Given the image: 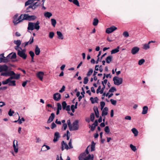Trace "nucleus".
<instances>
[{"label":"nucleus","instance_id":"f257e3e1","mask_svg":"<svg viewBox=\"0 0 160 160\" xmlns=\"http://www.w3.org/2000/svg\"><path fill=\"white\" fill-rule=\"evenodd\" d=\"M1 75L5 77L10 76L9 78L10 79H18L19 78L20 76V74H16L13 71H11L1 73Z\"/></svg>","mask_w":160,"mask_h":160},{"label":"nucleus","instance_id":"f03ea898","mask_svg":"<svg viewBox=\"0 0 160 160\" xmlns=\"http://www.w3.org/2000/svg\"><path fill=\"white\" fill-rule=\"evenodd\" d=\"M90 145H89L86 148L85 152L81 153L78 157L79 160H84V157H86V155L89 153L88 149H90Z\"/></svg>","mask_w":160,"mask_h":160},{"label":"nucleus","instance_id":"7ed1b4c3","mask_svg":"<svg viewBox=\"0 0 160 160\" xmlns=\"http://www.w3.org/2000/svg\"><path fill=\"white\" fill-rule=\"evenodd\" d=\"M37 17L35 15H29L28 14H24L23 16V19L21 20V22L23 20H28L29 21H32L35 20Z\"/></svg>","mask_w":160,"mask_h":160},{"label":"nucleus","instance_id":"20e7f679","mask_svg":"<svg viewBox=\"0 0 160 160\" xmlns=\"http://www.w3.org/2000/svg\"><path fill=\"white\" fill-rule=\"evenodd\" d=\"M113 80L115 85H119L122 83L123 79L122 78H120L118 77H114L113 78Z\"/></svg>","mask_w":160,"mask_h":160},{"label":"nucleus","instance_id":"39448f33","mask_svg":"<svg viewBox=\"0 0 160 160\" xmlns=\"http://www.w3.org/2000/svg\"><path fill=\"white\" fill-rule=\"evenodd\" d=\"M78 123V120L74 121L72 123V126L71 125V129L70 130V131L78 130L79 128Z\"/></svg>","mask_w":160,"mask_h":160},{"label":"nucleus","instance_id":"423d86ee","mask_svg":"<svg viewBox=\"0 0 160 160\" xmlns=\"http://www.w3.org/2000/svg\"><path fill=\"white\" fill-rule=\"evenodd\" d=\"M18 14H16L13 17V22L15 25L20 22V16H18Z\"/></svg>","mask_w":160,"mask_h":160},{"label":"nucleus","instance_id":"0eeeda50","mask_svg":"<svg viewBox=\"0 0 160 160\" xmlns=\"http://www.w3.org/2000/svg\"><path fill=\"white\" fill-rule=\"evenodd\" d=\"M117 28L114 26H112L109 28H107L106 30V32L108 34H109L116 30Z\"/></svg>","mask_w":160,"mask_h":160},{"label":"nucleus","instance_id":"6e6552de","mask_svg":"<svg viewBox=\"0 0 160 160\" xmlns=\"http://www.w3.org/2000/svg\"><path fill=\"white\" fill-rule=\"evenodd\" d=\"M8 67L7 65H0V72H2L1 73H2L3 72H8Z\"/></svg>","mask_w":160,"mask_h":160},{"label":"nucleus","instance_id":"1a4fd4ad","mask_svg":"<svg viewBox=\"0 0 160 160\" xmlns=\"http://www.w3.org/2000/svg\"><path fill=\"white\" fill-rule=\"evenodd\" d=\"M64 149L68 150L69 149V148L67 143L65 142L64 141H62L61 142L62 151H63Z\"/></svg>","mask_w":160,"mask_h":160},{"label":"nucleus","instance_id":"9d476101","mask_svg":"<svg viewBox=\"0 0 160 160\" xmlns=\"http://www.w3.org/2000/svg\"><path fill=\"white\" fill-rule=\"evenodd\" d=\"M38 5V2H33V4L29 5L27 8V10L29 8H32V9H35Z\"/></svg>","mask_w":160,"mask_h":160},{"label":"nucleus","instance_id":"9b49d317","mask_svg":"<svg viewBox=\"0 0 160 160\" xmlns=\"http://www.w3.org/2000/svg\"><path fill=\"white\" fill-rule=\"evenodd\" d=\"M11 54H8L6 57H5L4 56V57L2 58V61H0V62H7L9 61L10 60L9 58Z\"/></svg>","mask_w":160,"mask_h":160},{"label":"nucleus","instance_id":"f8f14e48","mask_svg":"<svg viewBox=\"0 0 160 160\" xmlns=\"http://www.w3.org/2000/svg\"><path fill=\"white\" fill-rule=\"evenodd\" d=\"M53 99L55 100L58 101L61 99V95L59 93H56L53 95Z\"/></svg>","mask_w":160,"mask_h":160},{"label":"nucleus","instance_id":"ddd939ff","mask_svg":"<svg viewBox=\"0 0 160 160\" xmlns=\"http://www.w3.org/2000/svg\"><path fill=\"white\" fill-rule=\"evenodd\" d=\"M139 50V48L138 47H133L131 50V53L133 54H135L138 53Z\"/></svg>","mask_w":160,"mask_h":160},{"label":"nucleus","instance_id":"4468645a","mask_svg":"<svg viewBox=\"0 0 160 160\" xmlns=\"http://www.w3.org/2000/svg\"><path fill=\"white\" fill-rule=\"evenodd\" d=\"M44 74V73L43 72H39L37 73V77L41 81H42L43 80Z\"/></svg>","mask_w":160,"mask_h":160},{"label":"nucleus","instance_id":"2eb2a0df","mask_svg":"<svg viewBox=\"0 0 160 160\" xmlns=\"http://www.w3.org/2000/svg\"><path fill=\"white\" fill-rule=\"evenodd\" d=\"M55 117V114L53 113L51 114L50 116L49 117L48 120L47 121V123H49L53 121Z\"/></svg>","mask_w":160,"mask_h":160},{"label":"nucleus","instance_id":"dca6fc26","mask_svg":"<svg viewBox=\"0 0 160 160\" xmlns=\"http://www.w3.org/2000/svg\"><path fill=\"white\" fill-rule=\"evenodd\" d=\"M60 136L59 133L58 132H56L54 134V138L53 140L54 142H55L58 141V139L60 138Z\"/></svg>","mask_w":160,"mask_h":160},{"label":"nucleus","instance_id":"f3484780","mask_svg":"<svg viewBox=\"0 0 160 160\" xmlns=\"http://www.w3.org/2000/svg\"><path fill=\"white\" fill-rule=\"evenodd\" d=\"M28 30H33L34 29V23L29 22L28 24Z\"/></svg>","mask_w":160,"mask_h":160},{"label":"nucleus","instance_id":"a211bd4d","mask_svg":"<svg viewBox=\"0 0 160 160\" xmlns=\"http://www.w3.org/2000/svg\"><path fill=\"white\" fill-rule=\"evenodd\" d=\"M108 108L107 107H105L104 108L103 110L102 111V116H105L107 115L108 114Z\"/></svg>","mask_w":160,"mask_h":160},{"label":"nucleus","instance_id":"6ab92c4d","mask_svg":"<svg viewBox=\"0 0 160 160\" xmlns=\"http://www.w3.org/2000/svg\"><path fill=\"white\" fill-rule=\"evenodd\" d=\"M18 142L17 141L14 140L13 141V147L14 152L17 153L18 152V148H17Z\"/></svg>","mask_w":160,"mask_h":160},{"label":"nucleus","instance_id":"aec40b11","mask_svg":"<svg viewBox=\"0 0 160 160\" xmlns=\"http://www.w3.org/2000/svg\"><path fill=\"white\" fill-rule=\"evenodd\" d=\"M35 1H39L40 0H28L25 2V6L32 5Z\"/></svg>","mask_w":160,"mask_h":160},{"label":"nucleus","instance_id":"412c9836","mask_svg":"<svg viewBox=\"0 0 160 160\" xmlns=\"http://www.w3.org/2000/svg\"><path fill=\"white\" fill-rule=\"evenodd\" d=\"M40 52V48H39L38 46V45H36L35 49V52L36 55H39Z\"/></svg>","mask_w":160,"mask_h":160},{"label":"nucleus","instance_id":"4be33fe9","mask_svg":"<svg viewBox=\"0 0 160 160\" xmlns=\"http://www.w3.org/2000/svg\"><path fill=\"white\" fill-rule=\"evenodd\" d=\"M94 158V156L93 154H88V155L85 157L84 158V160H93Z\"/></svg>","mask_w":160,"mask_h":160},{"label":"nucleus","instance_id":"5701e85b","mask_svg":"<svg viewBox=\"0 0 160 160\" xmlns=\"http://www.w3.org/2000/svg\"><path fill=\"white\" fill-rule=\"evenodd\" d=\"M50 149V148L49 146L47 145H44L42 147L41 151H46L47 150Z\"/></svg>","mask_w":160,"mask_h":160},{"label":"nucleus","instance_id":"b1692460","mask_svg":"<svg viewBox=\"0 0 160 160\" xmlns=\"http://www.w3.org/2000/svg\"><path fill=\"white\" fill-rule=\"evenodd\" d=\"M33 37H31V38L30 40L28 42H26L25 43V46H26L28 45V44H32L33 42L34 39H33Z\"/></svg>","mask_w":160,"mask_h":160},{"label":"nucleus","instance_id":"393cba45","mask_svg":"<svg viewBox=\"0 0 160 160\" xmlns=\"http://www.w3.org/2000/svg\"><path fill=\"white\" fill-rule=\"evenodd\" d=\"M148 109V107L147 106H145L143 107L142 111V114H145L147 113Z\"/></svg>","mask_w":160,"mask_h":160},{"label":"nucleus","instance_id":"a878e982","mask_svg":"<svg viewBox=\"0 0 160 160\" xmlns=\"http://www.w3.org/2000/svg\"><path fill=\"white\" fill-rule=\"evenodd\" d=\"M105 89L102 88L101 89V86H99L96 91V92L97 94L100 93V94H102L103 93L104 90Z\"/></svg>","mask_w":160,"mask_h":160},{"label":"nucleus","instance_id":"bb28decb","mask_svg":"<svg viewBox=\"0 0 160 160\" xmlns=\"http://www.w3.org/2000/svg\"><path fill=\"white\" fill-rule=\"evenodd\" d=\"M40 23L38 21H37L36 23H34V29L38 30L40 28V26L39 25Z\"/></svg>","mask_w":160,"mask_h":160},{"label":"nucleus","instance_id":"cd10ccee","mask_svg":"<svg viewBox=\"0 0 160 160\" xmlns=\"http://www.w3.org/2000/svg\"><path fill=\"white\" fill-rule=\"evenodd\" d=\"M57 33L58 35V38L61 39H63V36L62 34L60 31H57Z\"/></svg>","mask_w":160,"mask_h":160},{"label":"nucleus","instance_id":"c85d7f7f","mask_svg":"<svg viewBox=\"0 0 160 160\" xmlns=\"http://www.w3.org/2000/svg\"><path fill=\"white\" fill-rule=\"evenodd\" d=\"M27 57V55L26 53H23L21 51V58L24 60H26Z\"/></svg>","mask_w":160,"mask_h":160},{"label":"nucleus","instance_id":"c756f323","mask_svg":"<svg viewBox=\"0 0 160 160\" xmlns=\"http://www.w3.org/2000/svg\"><path fill=\"white\" fill-rule=\"evenodd\" d=\"M112 56H108L106 59L107 63H109L112 61Z\"/></svg>","mask_w":160,"mask_h":160},{"label":"nucleus","instance_id":"7c9ffc66","mask_svg":"<svg viewBox=\"0 0 160 160\" xmlns=\"http://www.w3.org/2000/svg\"><path fill=\"white\" fill-rule=\"evenodd\" d=\"M119 47L118 46L117 48L115 49L112 50L111 51V54H113L118 52L119 51Z\"/></svg>","mask_w":160,"mask_h":160},{"label":"nucleus","instance_id":"2f4dec72","mask_svg":"<svg viewBox=\"0 0 160 160\" xmlns=\"http://www.w3.org/2000/svg\"><path fill=\"white\" fill-rule=\"evenodd\" d=\"M44 16L46 18H49L51 17L52 16V14L51 13L49 12H47L44 14Z\"/></svg>","mask_w":160,"mask_h":160},{"label":"nucleus","instance_id":"473e14b6","mask_svg":"<svg viewBox=\"0 0 160 160\" xmlns=\"http://www.w3.org/2000/svg\"><path fill=\"white\" fill-rule=\"evenodd\" d=\"M16 81L14 80H12V79H10L8 85L9 86H16Z\"/></svg>","mask_w":160,"mask_h":160},{"label":"nucleus","instance_id":"72a5a7b5","mask_svg":"<svg viewBox=\"0 0 160 160\" xmlns=\"http://www.w3.org/2000/svg\"><path fill=\"white\" fill-rule=\"evenodd\" d=\"M95 143H94L93 141H92V142L91 145L90 147L91 148V152H92L95 150Z\"/></svg>","mask_w":160,"mask_h":160},{"label":"nucleus","instance_id":"f704fd0d","mask_svg":"<svg viewBox=\"0 0 160 160\" xmlns=\"http://www.w3.org/2000/svg\"><path fill=\"white\" fill-rule=\"evenodd\" d=\"M132 132L134 134V136H138V132L136 129L133 128L132 129Z\"/></svg>","mask_w":160,"mask_h":160},{"label":"nucleus","instance_id":"c9c22d12","mask_svg":"<svg viewBox=\"0 0 160 160\" xmlns=\"http://www.w3.org/2000/svg\"><path fill=\"white\" fill-rule=\"evenodd\" d=\"M99 22L97 18H94L93 22V25L94 26H96L98 25Z\"/></svg>","mask_w":160,"mask_h":160},{"label":"nucleus","instance_id":"e433bc0d","mask_svg":"<svg viewBox=\"0 0 160 160\" xmlns=\"http://www.w3.org/2000/svg\"><path fill=\"white\" fill-rule=\"evenodd\" d=\"M9 54H11L9 58L10 59H15L16 58V55L15 53L12 52Z\"/></svg>","mask_w":160,"mask_h":160},{"label":"nucleus","instance_id":"4c0bfd02","mask_svg":"<svg viewBox=\"0 0 160 160\" xmlns=\"http://www.w3.org/2000/svg\"><path fill=\"white\" fill-rule=\"evenodd\" d=\"M104 131L107 134H109L110 132V130L108 126H106L104 128Z\"/></svg>","mask_w":160,"mask_h":160},{"label":"nucleus","instance_id":"58836bf2","mask_svg":"<svg viewBox=\"0 0 160 160\" xmlns=\"http://www.w3.org/2000/svg\"><path fill=\"white\" fill-rule=\"evenodd\" d=\"M51 21L52 25L54 27L57 23L56 20L52 18L51 19Z\"/></svg>","mask_w":160,"mask_h":160},{"label":"nucleus","instance_id":"ea45409f","mask_svg":"<svg viewBox=\"0 0 160 160\" xmlns=\"http://www.w3.org/2000/svg\"><path fill=\"white\" fill-rule=\"evenodd\" d=\"M10 80V79L9 78L8 79H6V80L2 81V84L3 85L7 84L8 83L9 84V82Z\"/></svg>","mask_w":160,"mask_h":160},{"label":"nucleus","instance_id":"a19ab883","mask_svg":"<svg viewBox=\"0 0 160 160\" xmlns=\"http://www.w3.org/2000/svg\"><path fill=\"white\" fill-rule=\"evenodd\" d=\"M93 72V70L92 69L90 68L89 69V71L88 72L87 75L88 77H89L91 75Z\"/></svg>","mask_w":160,"mask_h":160},{"label":"nucleus","instance_id":"79ce46f5","mask_svg":"<svg viewBox=\"0 0 160 160\" xmlns=\"http://www.w3.org/2000/svg\"><path fill=\"white\" fill-rule=\"evenodd\" d=\"M108 81V80L107 79H104L103 81H102V85L103 86V88H102L105 89V84H106Z\"/></svg>","mask_w":160,"mask_h":160},{"label":"nucleus","instance_id":"37998d69","mask_svg":"<svg viewBox=\"0 0 160 160\" xmlns=\"http://www.w3.org/2000/svg\"><path fill=\"white\" fill-rule=\"evenodd\" d=\"M90 119L92 122H93L95 119V116L93 113H92L90 116Z\"/></svg>","mask_w":160,"mask_h":160},{"label":"nucleus","instance_id":"c03bdc74","mask_svg":"<svg viewBox=\"0 0 160 160\" xmlns=\"http://www.w3.org/2000/svg\"><path fill=\"white\" fill-rule=\"evenodd\" d=\"M67 105V104L65 101H63L62 103V108L63 110H65L66 108V107Z\"/></svg>","mask_w":160,"mask_h":160},{"label":"nucleus","instance_id":"a18cd8bd","mask_svg":"<svg viewBox=\"0 0 160 160\" xmlns=\"http://www.w3.org/2000/svg\"><path fill=\"white\" fill-rule=\"evenodd\" d=\"M20 45H17L15 47V49L18 51V56H20V50L19 49Z\"/></svg>","mask_w":160,"mask_h":160},{"label":"nucleus","instance_id":"49530a36","mask_svg":"<svg viewBox=\"0 0 160 160\" xmlns=\"http://www.w3.org/2000/svg\"><path fill=\"white\" fill-rule=\"evenodd\" d=\"M105 105V103L104 102L102 101L100 102L101 109L102 110L104 107Z\"/></svg>","mask_w":160,"mask_h":160},{"label":"nucleus","instance_id":"de8ad7c7","mask_svg":"<svg viewBox=\"0 0 160 160\" xmlns=\"http://www.w3.org/2000/svg\"><path fill=\"white\" fill-rule=\"evenodd\" d=\"M150 48V46L148 43V44H146L144 45L143 47V49L145 50H147Z\"/></svg>","mask_w":160,"mask_h":160},{"label":"nucleus","instance_id":"09e8293b","mask_svg":"<svg viewBox=\"0 0 160 160\" xmlns=\"http://www.w3.org/2000/svg\"><path fill=\"white\" fill-rule=\"evenodd\" d=\"M130 148L134 152H135L137 149L135 146H133V145L131 144L130 146Z\"/></svg>","mask_w":160,"mask_h":160},{"label":"nucleus","instance_id":"8fccbe9b","mask_svg":"<svg viewBox=\"0 0 160 160\" xmlns=\"http://www.w3.org/2000/svg\"><path fill=\"white\" fill-rule=\"evenodd\" d=\"M145 61V60L143 59H140L138 61V64L139 65H141Z\"/></svg>","mask_w":160,"mask_h":160},{"label":"nucleus","instance_id":"3c124183","mask_svg":"<svg viewBox=\"0 0 160 160\" xmlns=\"http://www.w3.org/2000/svg\"><path fill=\"white\" fill-rule=\"evenodd\" d=\"M67 124L69 128V129H71V121L70 119H68L67 121Z\"/></svg>","mask_w":160,"mask_h":160},{"label":"nucleus","instance_id":"603ef678","mask_svg":"<svg viewBox=\"0 0 160 160\" xmlns=\"http://www.w3.org/2000/svg\"><path fill=\"white\" fill-rule=\"evenodd\" d=\"M29 54H30L31 58H34L35 54L34 52L32 51H30L29 52Z\"/></svg>","mask_w":160,"mask_h":160},{"label":"nucleus","instance_id":"864d4df0","mask_svg":"<svg viewBox=\"0 0 160 160\" xmlns=\"http://www.w3.org/2000/svg\"><path fill=\"white\" fill-rule=\"evenodd\" d=\"M116 91V88L115 87H112L109 90V92H113Z\"/></svg>","mask_w":160,"mask_h":160},{"label":"nucleus","instance_id":"5fc2aeb1","mask_svg":"<svg viewBox=\"0 0 160 160\" xmlns=\"http://www.w3.org/2000/svg\"><path fill=\"white\" fill-rule=\"evenodd\" d=\"M88 81V78L87 77H85L84 78L83 83L84 84H86Z\"/></svg>","mask_w":160,"mask_h":160},{"label":"nucleus","instance_id":"6e6d98bb","mask_svg":"<svg viewBox=\"0 0 160 160\" xmlns=\"http://www.w3.org/2000/svg\"><path fill=\"white\" fill-rule=\"evenodd\" d=\"M54 35V33L53 32H49V37L50 38H52Z\"/></svg>","mask_w":160,"mask_h":160},{"label":"nucleus","instance_id":"4d7b16f0","mask_svg":"<svg viewBox=\"0 0 160 160\" xmlns=\"http://www.w3.org/2000/svg\"><path fill=\"white\" fill-rule=\"evenodd\" d=\"M110 101L111 103L114 105H116L117 103V101L116 100H114L113 99H111Z\"/></svg>","mask_w":160,"mask_h":160},{"label":"nucleus","instance_id":"13d9d810","mask_svg":"<svg viewBox=\"0 0 160 160\" xmlns=\"http://www.w3.org/2000/svg\"><path fill=\"white\" fill-rule=\"evenodd\" d=\"M72 2L74 4H75V5H76L78 6H79V3L78 0H73Z\"/></svg>","mask_w":160,"mask_h":160},{"label":"nucleus","instance_id":"bf43d9fd","mask_svg":"<svg viewBox=\"0 0 160 160\" xmlns=\"http://www.w3.org/2000/svg\"><path fill=\"white\" fill-rule=\"evenodd\" d=\"M123 35L125 37H128L129 36V34L128 32L127 31L124 32L123 33Z\"/></svg>","mask_w":160,"mask_h":160},{"label":"nucleus","instance_id":"052dcab7","mask_svg":"<svg viewBox=\"0 0 160 160\" xmlns=\"http://www.w3.org/2000/svg\"><path fill=\"white\" fill-rule=\"evenodd\" d=\"M62 109V107L61 104L59 103H57V110H61Z\"/></svg>","mask_w":160,"mask_h":160},{"label":"nucleus","instance_id":"680f3d73","mask_svg":"<svg viewBox=\"0 0 160 160\" xmlns=\"http://www.w3.org/2000/svg\"><path fill=\"white\" fill-rule=\"evenodd\" d=\"M14 42L17 45H20V40H15Z\"/></svg>","mask_w":160,"mask_h":160},{"label":"nucleus","instance_id":"e2e57ef3","mask_svg":"<svg viewBox=\"0 0 160 160\" xmlns=\"http://www.w3.org/2000/svg\"><path fill=\"white\" fill-rule=\"evenodd\" d=\"M14 112L13 111H12L11 109H10L8 113V115L10 116H12Z\"/></svg>","mask_w":160,"mask_h":160},{"label":"nucleus","instance_id":"0e129e2a","mask_svg":"<svg viewBox=\"0 0 160 160\" xmlns=\"http://www.w3.org/2000/svg\"><path fill=\"white\" fill-rule=\"evenodd\" d=\"M71 141H72V140H71V139L69 143H68V145L69 146V149L72 148H73V146L72 145Z\"/></svg>","mask_w":160,"mask_h":160},{"label":"nucleus","instance_id":"69168bd1","mask_svg":"<svg viewBox=\"0 0 160 160\" xmlns=\"http://www.w3.org/2000/svg\"><path fill=\"white\" fill-rule=\"evenodd\" d=\"M56 125L54 122H53L51 124V128L52 129H53L56 127Z\"/></svg>","mask_w":160,"mask_h":160},{"label":"nucleus","instance_id":"338daca9","mask_svg":"<svg viewBox=\"0 0 160 160\" xmlns=\"http://www.w3.org/2000/svg\"><path fill=\"white\" fill-rule=\"evenodd\" d=\"M96 126L95 125H93V124L92 125L91 128V130L92 131H94L95 129Z\"/></svg>","mask_w":160,"mask_h":160},{"label":"nucleus","instance_id":"774afa93","mask_svg":"<svg viewBox=\"0 0 160 160\" xmlns=\"http://www.w3.org/2000/svg\"><path fill=\"white\" fill-rule=\"evenodd\" d=\"M65 86L63 85L62 86V88L59 90V92H62L65 91Z\"/></svg>","mask_w":160,"mask_h":160}]
</instances>
